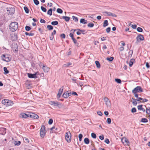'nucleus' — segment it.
<instances>
[{
  "label": "nucleus",
  "instance_id": "nucleus-49",
  "mask_svg": "<svg viewBox=\"0 0 150 150\" xmlns=\"http://www.w3.org/2000/svg\"><path fill=\"white\" fill-rule=\"evenodd\" d=\"M131 112L132 113L135 112H136V109L135 108H132L131 110Z\"/></svg>",
  "mask_w": 150,
  "mask_h": 150
},
{
  "label": "nucleus",
  "instance_id": "nucleus-25",
  "mask_svg": "<svg viewBox=\"0 0 150 150\" xmlns=\"http://www.w3.org/2000/svg\"><path fill=\"white\" fill-rule=\"evenodd\" d=\"M52 13V8H50L48 10L47 12V14L49 15L50 16H51Z\"/></svg>",
  "mask_w": 150,
  "mask_h": 150
},
{
  "label": "nucleus",
  "instance_id": "nucleus-64",
  "mask_svg": "<svg viewBox=\"0 0 150 150\" xmlns=\"http://www.w3.org/2000/svg\"><path fill=\"white\" fill-rule=\"evenodd\" d=\"M148 101V100L146 98L143 99H142V102H146Z\"/></svg>",
  "mask_w": 150,
  "mask_h": 150
},
{
  "label": "nucleus",
  "instance_id": "nucleus-13",
  "mask_svg": "<svg viewBox=\"0 0 150 150\" xmlns=\"http://www.w3.org/2000/svg\"><path fill=\"white\" fill-rule=\"evenodd\" d=\"M28 77L30 78H37L36 73L34 74L28 73Z\"/></svg>",
  "mask_w": 150,
  "mask_h": 150
},
{
  "label": "nucleus",
  "instance_id": "nucleus-45",
  "mask_svg": "<svg viewBox=\"0 0 150 150\" xmlns=\"http://www.w3.org/2000/svg\"><path fill=\"white\" fill-rule=\"evenodd\" d=\"M31 29V28L28 26H26L25 27V30L27 31H29Z\"/></svg>",
  "mask_w": 150,
  "mask_h": 150
},
{
  "label": "nucleus",
  "instance_id": "nucleus-11",
  "mask_svg": "<svg viewBox=\"0 0 150 150\" xmlns=\"http://www.w3.org/2000/svg\"><path fill=\"white\" fill-rule=\"evenodd\" d=\"M29 113L28 114H26L24 113H21L20 115V117L22 118H26L29 116Z\"/></svg>",
  "mask_w": 150,
  "mask_h": 150
},
{
  "label": "nucleus",
  "instance_id": "nucleus-21",
  "mask_svg": "<svg viewBox=\"0 0 150 150\" xmlns=\"http://www.w3.org/2000/svg\"><path fill=\"white\" fill-rule=\"evenodd\" d=\"M62 19H64L67 22L69 21L70 19L69 17L66 16H62Z\"/></svg>",
  "mask_w": 150,
  "mask_h": 150
},
{
  "label": "nucleus",
  "instance_id": "nucleus-55",
  "mask_svg": "<svg viewBox=\"0 0 150 150\" xmlns=\"http://www.w3.org/2000/svg\"><path fill=\"white\" fill-rule=\"evenodd\" d=\"M99 139L101 140H103L104 139V137L103 135H101L100 136H99Z\"/></svg>",
  "mask_w": 150,
  "mask_h": 150
},
{
  "label": "nucleus",
  "instance_id": "nucleus-22",
  "mask_svg": "<svg viewBox=\"0 0 150 150\" xmlns=\"http://www.w3.org/2000/svg\"><path fill=\"white\" fill-rule=\"evenodd\" d=\"M84 142L86 144H88L89 143V140L87 138H86L84 140Z\"/></svg>",
  "mask_w": 150,
  "mask_h": 150
},
{
  "label": "nucleus",
  "instance_id": "nucleus-63",
  "mask_svg": "<svg viewBox=\"0 0 150 150\" xmlns=\"http://www.w3.org/2000/svg\"><path fill=\"white\" fill-rule=\"evenodd\" d=\"M146 67L148 68H149L150 67V66L148 62L146 63Z\"/></svg>",
  "mask_w": 150,
  "mask_h": 150
},
{
  "label": "nucleus",
  "instance_id": "nucleus-33",
  "mask_svg": "<svg viewBox=\"0 0 150 150\" xmlns=\"http://www.w3.org/2000/svg\"><path fill=\"white\" fill-rule=\"evenodd\" d=\"M141 122L144 123L146 122H148V120L146 118H143L141 119Z\"/></svg>",
  "mask_w": 150,
  "mask_h": 150
},
{
  "label": "nucleus",
  "instance_id": "nucleus-23",
  "mask_svg": "<svg viewBox=\"0 0 150 150\" xmlns=\"http://www.w3.org/2000/svg\"><path fill=\"white\" fill-rule=\"evenodd\" d=\"M108 25V21L107 20H105L103 22V26L104 27Z\"/></svg>",
  "mask_w": 150,
  "mask_h": 150
},
{
  "label": "nucleus",
  "instance_id": "nucleus-6",
  "mask_svg": "<svg viewBox=\"0 0 150 150\" xmlns=\"http://www.w3.org/2000/svg\"><path fill=\"white\" fill-rule=\"evenodd\" d=\"M40 132L41 137L43 138L45 134V127L44 125H42V126Z\"/></svg>",
  "mask_w": 150,
  "mask_h": 150
},
{
  "label": "nucleus",
  "instance_id": "nucleus-37",
  "mask_svg": "<svg viewBox=\"0 0 150 150\" xmlns=\"http://www.w3.org/2000/svg\"><path fill=\"white\" fill-rule=\"evenodd\" d=\"M114 59V58L113 57H111L110 58H107L106 59L110 62L112 61Z\"/></svg>",
  "mask_w": 150,
  "mask_h": 150
},
{
  "label": "nucleus",
  "instance_id": "nucleus-36",
  "mask_svg": "<svg viewBox=\"0 0 150 150\" xmlns=\"http://www.w3.org/2000/svg\"><path fill=\"white\" fill-rule=\"evenodd\" d=\"M72 39L75 45H78V43L77 42L76 40L74 38H73Z\"/></svg>",
  "mask_w": 150,
  "mask_h": 150
},
{
  "label": "nucleus",
  "instance_id": "nucleus-51",
  "mask_svg": "<svg viewBox=\"0 0 150 150\" xmlns=\"http://www.w3.org/2000/svg\"><path fill=\"white\" fill-rule=\"evenodd\" d=\"M107 121L108 124H110L111 123V120L109 118H108Z\"/></svg>",
  "mask_w": 150,
  "mask_h": 150
},
{
  "label": "nucleus",
  "instance_id": "nucleus-26",
  "mask_svg": "<svg viewBox=\"0 0 150 150\" xmlns=\"http://www.w3.org/2000/svg\"><path fill=\"white\" fill-rule=\"evenodd\" d=\"M95 63L97 67L99 68L100 67V65L99 61H95Z\"/></svg>",
  "mask_w": 150,
  "mask_h": 150
},
{
  "label": "nucleus",
  "instance_id": "nucleus-14",
  "mask_svg": "<svg viewBox=\"0 0 150 150\" xmlns=\"http://www.w3.org/2000/svg\"><path fill=\"white\" fill-rule=\"evenodd\" d=\"M64 89V86H62L59 89V92L57 95V97L58 98H60L62 93Z\"/></svg>",
  "mask_w": 150,
  "mask_h": 150
},
{
  "label": "nucleus",
  "instance_id": "nucleus-27",
  "mask_svg": "<svg viewBox=\"0 0 150 150\" xmlns=\"http://www.w3.org/2000/svg\"><path fill=\"white\" fill-rule=\"evenodd\" d=\"M4 70L5 74H7L9 72V71L7 70V68L6 67L4 68Z\"/></svg>",
  "mask_w": 150,
  "mask_h": 150
},
{
  "label": "nucleus",
  "instance_id": "nucleus-57",
  "mask_svg": "<svg viewBox=\"0 0 150 150\" xmlns=\"http://www.w3.org/2000/svg\"><path fill=\"white\" fill-rule=\"evenodd\" d=\"M146 113L148 114H150V109H148L146 108Z\"/></svg>",
  "mask_w": 150,
  "mask_h": 150
},
{
  "label": "nucleus",
  "instance_id": "nucleus-58",
  "mask_svg": "<svg viewBox=\"0 0 150 150\" xmlns=\"http://www.w3.org/2000/svg\"><path fill=\"white\" fill-rule=\"evenodd\" d=\"M60 36L62 38H65V35L64 34H62L60 35Z\"/></svg>",
  "mask_w": 150,
  "mask_h": 150
},
{
  "label": "nucleus",
  "instance_id": "nucleus-35",
  "mask_svg": "<svg viewBox=\"0 0 150 150\" xmlns=\"http://www.w3.org/2000/svg\"><path fill=\"white\" fill-rule=\"evenodd\" d=\"M137 30L139 32H142L143 31L142 29L140 27H138L137 29Z\"/></svg>",
  "mask_w": 150,
  "mask_h": 150
},
{
  "label": "nucleus",
  "instance_id": "nucleus-56",
  "mask_svg": "<svg viewBox=\"0 0 150 150\" xmlns=\"http://www.w3.org/2000/svg\"><path fill=\"white\" fill-rule=\"evenodd\" d=\"M98 114L100 116H102L103 115L102 113L100 111H98L97 112Z\"/></svg>",
  "mask_w": 150,
  "mask_h": 150
},
{
  "label": "nucleus",
  "instance_id": "nucleus-16",
  "mask_svg": "<svg viewBox=\"0 0 150 150\" xmlns=\"http://www.w3.org/2000/svg\"><path fill=\"white\" fill-rule=\"evenodd\" d=\"M42 68L44 71L45 72H48L50 69L49 68H48L46 66H45L44 65H43Z\"/></svg>",
  "mask_w": 150,
  "mask_h": 150
},
{
  "label": "nucleus",
  "instance_id": "nucleus-52",
  "mask_svg": "<svg viewBox=\"0 0 150 150\" xmlns=\"http://www.w3.org/2000/svg\"><path fill=\"white\" fill-rule=\"evenodd\" d=\"M23 140H24V141H25V142H27V143H29V140L26 137H24L23 138Z\"/></svg>",
  "mask_w": 150,
  "mask_h": 150
},
{
  "label": "nucleus",
  "instance_id": "nucleus-1",
  "mask_svg": "<svg viewBox=\"0 0 150 150\" xmlns=\"http://www.w3.org/2000/svg\"><path fill=\"white\" fill-rule=\"evenodd\" d=\"M18 24L16 22L11 23L9 25V28L11 31L14 32L16 31L18 28Z\"/></svg>",
  "mask_w": 150,
  "mask_h": 150
},
{
  "label": "nucleus",
  "instance_id": "nucleus-59",
  "mask_svg": "<svg viewBox=\"0 0 150 150\" xmlns=\"http://www.w3.org/2000/svg\"><path fill=\"white\" fill-rule=\"evenodd\" d=\"M53 122V120L52 119H50L48 122V123L50 125H51L52 124Z\"/></svg>",
  "mask_w": 150,
  "mask_h": 150
},
{
  "label": "nucleus",
  "instance_id": "nucleus-40",
  "mask_svg": "<svg viewBox=\"0 0 150 150\" xmlns=\"http://www.w3.org/2000/svg\"><path fill=\"white\" fill-rule=\"evenodd\" d=\"M115 81L117 83H121V80L118 79H115Z\"/></svg>",
  "mask_w": 150,
  "mask_h": 150
},
{
  "label": "nucleus",
  "instance_id": "nucleus-48",
  "mask_svg": "<svg viewBox=\"0 0 150 150\" xmlns=\"http://www.w3.org/2000/svg\"><path fill=\"white\" fill-rule=\"evenodd\" d=\"M142 105H140L138 106L137 108L139 110H141L143 108L142 107Z\"/></svg>",
  "mask_w": 150,
  "mask_h": 150
},
{
  "label": "nucleus",
  "instance_id": "nucleus-20",
  "mask_svg": "<svg viewBox=\"0 0 150 150\" xmlns=\"http://www.w3.org/2000/svg\"><path fill=\"white\" fill-rule=\"evenodd\" d=\"M80 23L83 24H86L87 23V20L81 18L80 20Z\"/></svg>",
  "mask_w": 150,
  "mask_h": 150
},
{
  "label": "nucleus",
  "instance_id": "nucleus-44",
  "mask_svg": "<svg viewBox=\"0 0 150 150\" xmlns=\"http://www.w3.org/2000/svg\"><path fill=\"white\" fill-rule=\"evenodd\" d=\"M72 64L71 63H68L67 64H65L64 65V66L65 67H68L69 66H70Z\"/></svg>",
  "mask_w": 150,
  "mask_h": 150
},
{
  "label": "nucleus",
  "instance_id": "nucleus-28",
  "mask_svg": "<svg viewBox=\"0 0 150 150\" xmlns=\"http://www.w3.org/2000/svg\"><path fill=\"white\" fill-rule=\"evenodd\" d=\"M51 24L53 25H57L58 24V22L57 21H52L51 22Z\"/></svg>",
  "mask_w": 150,
  "mask_h": 150
},
{
  "label": "nucleus",
  "instance_id": "nucleus-2",
  "mask_svg": "<svg viewBox=\"0 0 150 150\" xmlns=\"http://www.w3.org/2000/svg\"><path fill=\"white\" fill-rule=\"evenodd\" d=\"M2 103L6 106L12 105L13 103L12 101L8 99H4L2 101Z\"/></svg>",
  "mask_w": 150,
  "mask_h": 150
},
{
  "label": "nucleus",
  "instance_id": "nucleus-5",
  "mask_svg": "<svg viewBox=\"0 0 150 150\" xmlns=\"http://www.w3.org/2000/svg\"><path fill=\"white\" fill-rule=\"evenodd\" d=\"M143 91V90L140 86H137L132 91L133 93H137V92H142Z\"/></svg>",
  "mask_w": 150,
  "mask_h": 150
},
{
  "label": "nucleus",
  "instance_id": "nucleus-3",
  "mask_svg": "<svg viewBox=\"0 0 150 150\" xmlns=\"http://www.w3.org/2000/svg\"><path fill=\"white\" fill-rule=\"evenodd\" d=\"M7 13L8 15H12L15 11V9L13 7H10L6 8Z\"/></svg>",
  "mask_w": 150,
  "mask_h": 150
},
{
  "label": "nucleus",
  "instance_id": "nucleus-31",
  "mask_svg": "<svg viewBox=\"0 0 150 150\" xmlns=\"http://www.w3.org/2000/svg\"><path fill=\"white\" fill-rule=\"evenodd\" d=\"M47 28L49 30H52L53 29V27L50 25H47Z\"/></svg>",
  "mask_w": 150,
  "mask_h": 150
},
{
  "label": "nucleus",
  "instance_id": "nucleus-62",
  "mask_svg": "<svg viewBox=\"0 0 150 150\" xmlns=\"http://www.w3.org/2000/svg\"><path fill=\"white\" fill-rule=\"evenodd\" d=\"M70 37H71V39L73 38H74V35L72 33H70L69 35Z\"/></svg>",
  "mask_w": 150,
  "mask_h": 150
},
{
  "label": "nucleus",
  "instance_id": "nucleus-30",
  "mask_svg": "<svg viewBox=\"0 0 150 150\" xmlns=\"http://www.w3.org/2000/svg\"><path fill=\"white\" fill-rule=\"evenodd\" d=\"M24 9L25 11V12L27 13H29V9L28 8V7H27L26 6H24Z\"/></svg>",
  "mask_w": 150,
  "mask_h": 150
},
{
  "label": "nucleus",
  "instance_id": "nucleus-34",
  "mask_svg": "<svg viewBox=\"0 0 150 150\" xmlns=\"http://www.w3.org/2000/svg\"><path fill=\"white\" fill-rule=\"evenodd\" d=\"M57 13H62L63 12L62 10L59 8H58L57 9Z\"/></svg>",
  "mask_w": 150,
  "mask_h": 150
},
{
  "label": "nucleus",
  "instance_id": "nucleus-9",
  "mask_svg": "<svg viewBox=\"0 0 150 150\" xmlns=\"http://www.w3.org/2000/svg\"><path fill=\"white\" fill-rule=\"evenodd\" d=\"M144 38L143 35L141 34H139L136 38L137 41L139 42L140 41H143Z\"/></svg>",
  "mask_w": 150,
  "mask_h": 150
},
{
  "label": "nucleus",
  "instance_id": "nucleus-18",
  "mask_svg": "<svg viewBox=\"0 0 150 150\" xmlns=\"http://www.w3.org/2000/svg\"><path fill=\"white\" fill-rule=\"evenodd\" d=\"M122 141L123 143H124V142H125L128 146L129 145V142L128 140L126 138H125L124 139H122Z\"/></svg>",
  "mask_w": 150,
  "mask_h": 150
},
{
  "label": "nucleus",
  "instance_id": "nucleus-60",
  "mask_svg": "<svg viewBox=\"0 0 150 150\" xmlns=\"http://www.w3.org/2000/svg\"><path fill=\"white\" fill-rule=\"evenodd\" d=\"M40 22L41 23H45L46 22L42 18L40 19Z\"/></svg>",
  "mask_w": 150,
  "mask_h": 150
},
{
  "label": "nucleus",
  "instance_id": "nucleus-38",
  "mask_svg": "<svg viewBox=\"0 0 150 150\" xmlns=\"http://www.w3.org/2000/svg\"><path fill=\"white\" fill-rule=\"evenodd\" d=\"M83 85V82L81 81H80L79 83H77L78 86H79V85L81 87Z\"/></svg>",
  "mask_w": 150,
  "mask_h": 150
},
{
  "label": "nucleus",
  "instance_id": "nucleus-47",
  "mask_svg": "<svg viewBox=\"0 0 150 150\" xmlns=\"http://www.w3.org/2000/svg\"><path fill=\"white\" fill-rule=\"evenodd\" d=\"M79 140L80 141H81L82 140V138L83 137V135L82 134H79Z\"/></svg>",
  "mask_w": 150,
  "mask_h": 150
},
{
  "label": "nucleus",
  "instance_id": "nucleus-42",
  "mask_svg": "<svg viewBox=\"0 0 150 150\" xmlns=\"http://www.w3.org/2000/svg\"><path fill=\"white\" fill-rule=\"evenodd\" d=\"M21 143V142L20 141H18V142L15 141L14 144L15 145L18 146Z\"/></svg>",
  "mask_w": 150,
  "mask_h": 150
},
{
  "label": "nucleus",
  "instance_id": "nucleus-4",
  "mask_svg": "<svg viewBox=\"0 0 150 150\" xmlns=\"http://www.w3.org/2000/svg\"><path fill=\"white\" fill-rule=\"evenodd\" d=\"M65 139L68 143L71 141V134L69 131L66 132L65 133Z\"/></svg>",
  "mask_w": 150,
  "mask_h": 150
},
{
  "label": "nucleus",
  "instance_id": "nucleus-7",
  "mask_svg": "<svg viewBox=\"0 0 150 150\" xmlns=\"http://www.w3.org/2000/svg\"><path fill=\"white\" fill-rule=\"evenodd\" d=\"M103 13L104 14H105L106 15L108 16H111L113 17H116L117 16L115 14L109 12L104 11L103 12Z\"/></svg>",
  "mask_w": 150,
  "mask_h": 150
},
{
  "label": "nucleus",
  "instance_id": "nucleus-61",
  "mask_svg": "<svg viewBox=\"0 0 150 150\" xmlns=\"http://www.w3.org/2000/svg\"><path fill=\"white\" fill-rule=\"evenodd\" d=\"M131 27L134 29H135L137 27V25H132Z\"/></svg>",
  "mask_w": 150,
  "mask_h": 150
},
{
  "label": "nucleus",
  "instance_id": "nucleus-8",
  "mask_svg": "<svg viewBox=\"0 0 150 150\" xmlns=\"http://www.w3.org/2000/svg\"><path fill=\"white\" fill-rule=\"evenodd\" d=\"M29 116L30 118L35 119H38L39 117L38 116V115L33 113H29Z\"/></svg>",
  "mask_w": 150,
  "mask_h": 150
},
{
  "label": "nucleus",
  "instance_id": "nucleus-15",
  "mask_svg": "<svg viewBox=\"0 0 150 150\" xmlns=\"http://www.w3.org/2000/svg\"><path fill=\"white\" fill-rule=\"evenodd\" d=\"M104 100L106 102V104L107 106H110V101H108V98L107 97H105L104 98Z\"/></svg>",
  "mask_w": 150,
  "mask_h": 150
},
{
  "label": "nucleus",
  "instance_id": "nucleus-24",
  "mask_svg": "<svg viewBox=\"0 0 150 150\" xmlns=\"http://www.w3.org/2000/svg\"><path fill=\"white\" fill-rule=\"evenodd\" d=\"M25 34L26 35L33 36L34 35V33L32 32H30V33H28L27 32H25Z\"/></svg>",
  "mask_w": 150,
  "mask_h": 150
},
{
  "label": "nucleus",
  "instance_id": "nucleus-29",
  "mask_svg": "<svg viewBox=\"0 0 150 150\" xmlns=\"http://www.w3.org/2000/svg\"><path fill=\"white\" fill-rule=\"evenodd\" d=\"M73 19L75 22H76L78 21V18L74 16H72Z\"/></svg>",
  "mask_w": 150,
  "mask_h": 150
},
{
  "label": "nucleus",
  "instance_id": "nucleus-32",
  "mask_svg": "<svg viewBox=\"0 0 150 150\" xmlns=\"http://www.w3.org/2000/svg\"><path fill=\"white\" fill-rule=\"evenodd\" d=\"M63 97L64 98H67L68 97V96L67 95V92H66L64 93L62 95Z\"/></svg>",
  "mask_w": 150,
  "mask_h": 150
},
{
  "label": "nucleus",
  "instance_id": "nucleus-50",
  "mask_svg": "<svg viewBox=\"0 0 150 150\" xmlns=\"http://www.w3.org/2000/svg\"><path fill=\"white\" fill-rule=\"evenodd\" d=\"M132 60H133V59H131L129 61V66L130 67H132L133 64V62L132 61Z\"/></svg>",
  "mask_w": 150,
  "mask_h": 150
},
{
  "label": "nucleus",
  "instance_id": "nucleus-53",
  "mask_svg": "<svg viewBox=\"0 0 150 150\" xmlns=\"http://www.w3.org/2000/svg\"><path fill=\"white\" fill-rule=\"evenodd\" d=\"M111 28L110 27H108L106 29V32L107 33H109L110 32V31Z\"/></svg>",
  "mask_w": 150,
  "mask_h": 150
},
{
  "label": "nucleus",
  "instance_id": "nucleus-12",
  "mask_svg": "<svg viewBox=\"0 0 150 150\" xmlns=\"http://www.w3.org/2000/svg\"><path fill=\"white\" fill-rule=\"evenodd\" d=\"M49 103L51 105H52L55 106H58L59 105V103L57 101H50Z\"/></svg>",
  "mask_w": 150,
  "mask_h": 150
},
{
  "label": "nucleus",
  "instance_id": "nucleus-39",
  "mask_svg": "<svg viewBox=\"0 0 150 150\" xmlns=\"http://www.w3.org/2000/svg\"><path fill=\"white\" fill-rule=\"evenodd\" d=\"M87 25L88 27L91 28L94 26V24L93 23H89Z\"/></svg>",
  "mask_w": 150,
  "mask_h": 150
},
{
  "label": "nucleus",
  "instance_id": "nucleus-54",
  "mask_svg": "<svg viewBox=\"0 0 150 150\" xmlns=\"http://www.w3.org/2000/svg\"><path fill=\"white\" fill-rule=\"evenodd\" d=\"M105 142L107 144H109L110 143V141L109 139L107 138L105 139Z\"/></svg>",
  "mask_w": 150,
  "mask_h": 150
},
{
  "label": "nucleus",
  "instance_id": "nucleus-19",
  "mask_svg": "<svg viewBox=\"0 0 150 150\" xmlns=\"http://www.w3.org/2000/svg\"><path fill=\"white\" fill-rule=\"evenodd\" d=\"M132 100L131 101V102L132 103L133 105H136L137 104V100L136 99H135L134 98H132Z\"/></svg>",
  "mask_w": 150,
  "mask_h": 150
},
{
  "label": "nucleus",
  "instance_id": "nucleus-17",
  "mask_svg": "<svg viewBox=\"0 0 150 150\" xmlns=\"http://www.w3.org/2000/svg\"><path fill=\"white\" fill-rule=\"evenodd\" d=\"M13 45L15 46V47H12V49L13 51H14L15 52H17L18 51V47L16 43H14Z\"/></svg>",
  "mask_w": 150,
  "mask_h": 150
},
{
  "label": "nucleus",
  "instance_id": "nucleus-10",
  "mask_svg": "<svg viewBox=\"0 0 150 150\" xmlns=\"http://www.w3.org/2000/svg\"><path fill=\"white\" fill-rule=\"evenodd\" d=\"M3 60L7 62H8L10 60V58L8 57L7 55L3 54L2 57Z\"/></svg>",
  "mask_w": 150,
  "mask_h": 150
},
{
  "label": "nucleus",
  "instance_id": "nucleus-41",
  "mask_svg": "<svg viewBox=\"0 0 150 150\" xmlns=\"http://www.w3.org/2000/svg\"><path fill=\"white\" fill-rule=\"evenodd\" d=\"M91 136L94 139H96V134L93 133H92L91 134Z\"/></svg>",
  "mask_w": 150,
  "mask_h": 150
},
{
  "label": "nucleus",
  "instance_id": "nucleus-46",
  "mask_svg": "<svg viewBox=\"0 0 150 150\" xmlns=\"http://www.w3.org/2000/svg\"><path fill=\"white\" fill-rule=\"evenodd\" d=\"M33 1L36 5H38L39 4V2L38 0H33Z\"/></svg>",
  "mask_w": 150,
  "mask_h": 150
},
{
  "label": "nucleus",
  "instance_id": "nucleus-43",
  "mask_svg": "<svg viewBox=\"0 0 150 150\" xmlns=\"http://www.w3.org/2000/svg\"><path fill=\"white\" fill-rule=\"evenodd\" d=\"M41 10L44 12H46L47 11L46 9L42 6H41Z\"/></svg>",
  "mask_w": 150,
  "mask_h": 150
}]
</instances>
